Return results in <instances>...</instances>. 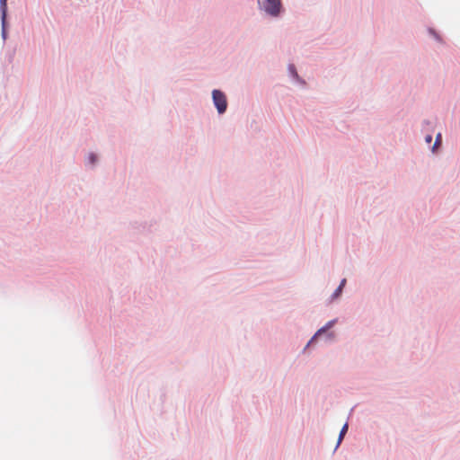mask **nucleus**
Returning a JSON list of instances; mask_svg holds the SVG:
<instances>
[{
  "label": "nucleus",
  "instance_id": "nucleus-4",
  "mask_svg": "<svg viewBox=\"0 0 460 460\" xmlns=\"http://www.w3.org/2000/svg\"><path fill=\"white\" fill-rule=\"evenodd\" d=\"M0 8L2 11V20L4 22L6 8H7V0H0Z\"/></svg>",
  "mask_w": 460,
  "mask_h": 460
},
{
  "label": "nucleus",
  "instance_id": "nucleus-5",
  "mask_svg": "<svg viewBox=\"0 0 460 460\" xmlns=\"http://www.w3.org/2000/svg\"><path fill=\"white\" fill-rule=\"evenodd\" d=\"M348 430V424H345L341 432H340V435H339V438H338V445H340V443L341 442V440L343 439V437L345 436L346 432Z\"/></svg>",
  "mask_w": 460,
  "mask_h": 460
},
{
  "label": "nucleus",
  "instance_id": "nucleus-1",
  "mask_svg": "<svg viewBox=\"0 0 460 460\" xmlns=\"http://www.w3.org/2000/svg\"><path fill=\"white\" fill-rule=\"evenodd\" d=\"M212 97L214 104L217 107L218 113H224L227 107L226 97L224 94V93H222L219 90H214L212 92Z\"/></svg>",
  "mask_w": 460,
  "mask_h": 460
},
{
  "label": "nucleus",
  "instance_id": "nucleus-9",
  "mask_svg": "<svg viewBox=\"0 0 460 460\" xmlns=\"http://www.w3.org/2000/svg\"><path fill=\"white\" fill-rule=\"evenodd\" d=\"M425 140H426V142H427V143H429H429H431V141H432V136L428 135V136L425 137Z\"/></svg>",
  "mask_w": 460,
  "mask_h": 460
},
{
  "label": "nucleus",
  "instance_id": "nucleus-11",
  "mask_svg": "<svg viewBox=\"0 0 460 460\" xmlns=\"http://www.w3.org/2000/svg\"><path fill=\"white\" fill-rule=\"evenodd\" d=\"M345 284H346V279H342V280H341V284H340V286H339V287H341V288H343V287L345 286Z\"/></svg>",
  "mask_w": 460,
  "mask_h": 460
},
{
  "label": "nucleus",
  "instance_id": "nucleus-8",
  "mask_svg": "<svg viewBox=\"0 0 460 460\" xmlns=\"http://www.w3.org/2000/svg\"><path fill=\"white\" fill-rule=\"evenodd\" d=\"M89 159H90L91 164H93L95 163V161H96V156L93 154H90L89 155Z\"/></svg>",
  "mask_w": 460,
  "mask_h": 460
},
{
  "label": "nucleus",
  "instance_id": "nucleus-6",
  "mask_svg": "<svg viewBox=\"0 0 460 460\" xmlns=\"http://www.w3.org/2000/svg\"><path fill=\"white\" fill-rule=\"evenodd\" d=\"M441 143V134L438 133L436 137V141H435V144L433 146V151L436 150L438 148V146L440 145Z\"/></svg>",
  "mask_w": 460,
  "mask_h": 460
},
{
  "label": "nucleus",
  "instance_id": "nucleus-2",
  "mask_svg": "<svg viewBox=\"0 0 460 460\" xmlns=\"http://www.w3.org/2000/svg\"><path fill=\"white\" fill-rule=\"evenodd\" d=\"M263 10L271 16H277L280 13V0H264L262 3Z\"/></svg>",
  "mask_w": 460,
  "mask_h": 460
},
{
  "label": "nucleus",
  "instance_id": "nucleus-10",
  "mask_svg": "<svg viewBox=\"0 0 460 460\" xmlns=\"http://www.w3.org/2000/svg\"><path fill=\"white\" fill-rule=\"evenodd\" d=\"M289 70L291 71L292 74H294L295 75H297L296 72L295 71V66L293 65H291L289 66Z\"/></svg>",
  "mask_w": 460,
  "mask_h": 460
},
{
  "label": "nucleus",
  "instance_id": "nucleus-3",
  "mask_svg": "<svg viewBox=\"0 0 460 460\" xmlns=\"http://www.w3.org/2000/svg\"><path fill=\"white\" fill-rule=\"evenodd\" d=\"M332 323H333V322H329L325 327L321 328L320 330H318L317 332L314 335V337L309 341L308 345L311 342H313L314 340H316L320 335H322V333L325 332L327 331V329L331 328Z\"/></svg>",
  "mask_w": 460,
  "mask_h": 460
},
{
  "label": "nucleus",
  "instance_id": "nucleus-7",
  "mask_svg": "<svg viewBox=\"0 0 460 460\" xmlns=\"http://www.w3.org/2000/svg\"><path fill=\"white\" fill-rule=\"evenodd\" d=\"M341 291H342L341 287H338V288L333 293V297H338L340 296V294L341 293Z\"/></svg>",
  "mask_w": 460,
  "mask_h": 460
}]
</instances>
